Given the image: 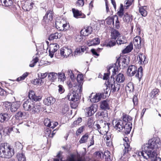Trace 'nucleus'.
<instances>
[{"label": "nucleus", "instance_id": "obj_1", "mask_svg": "<svg viewBox=\"0 0 161 161\" xmlns=\"http://www.w3.org/2000/svg\"><path fill=\"white\" fill-rule=\"evenodd\" d=\"M158 140H154V139H153L149 140L147 143L142 146V151L138 152V155L139 156H142L146 159L150 158L156 157L154 161H161V158L157 157V153L154 151H152L154 148L158 147Z\"/></svg>", "mask_w": 161, "mask_h": 161}, {"label": "nucleus", "instance_id": "obj_2", "mask_svg": "<svg viewBox=\"0 0 161 161\" xmlns=\"http://www.w3.org/2000/svg\"><path fill=\"white\" fill-rule=\"evenodd\" d=\"M14 148L7 143L0 144V156L2 158H9L14 154Z\"/></svg>", "mask_w": 161, "mask_h": 161}, {"label": "nucleus", "instance_id": "obj_3", "mask_svg": "<svg viewBox=\"0 0 161 161\" xmlns=\"http://www.w3.org/2000/svg\"><path fill=\"white\" fill-rule=\"evenodd\" d=\"M23 107L25 110L31 111L33 114L38 113L42 109L40 106L36 104L30 99L24 101L23 103Z\"/></svg>", "mask_w": 161, "mask_h": 161}, {"label": "nucleus", "instance_id": "obj_4", "mask_svg": "<svg viewBox=\"0 0 161 161\" xmlns=\"http://www.w3.org/2000/svg\"><path fill=\"white\" fill-rule=\"evenodd\" d=\"M76 86H73L71 90L70 91L67 96V99L72 101H78L80 97L81 96L82 90L79 89Z\"/></svg>", "mask_w": 161, "mask_h": 161}, {"label": "nucleus", "instance_id": "obj_5", "mask_svg": "<svg viewBox=\"0 0 161 161\" xmlns=\"http://www.w3.org/2000/svg\"><path fill=\"white\" fill-rule=\"evenodd\" d=\"M128 120H132L131 117L125 114H123L122 119L116 121L115 123L114 128L119 131H122L124 129V125L125 121Z\"/></svg>", "mask_w": 161, "mask_h": 161}, {"label": "nucleus", "instance_id": "obj_6", "mask_svg": "<svg viewBox=\"0 0 161 161\" xmlns=\"http://www.w3.org/2000/svg\"><path fill=\"white\" fill-rule=\"evenodd\" d=\"M56 27L58 30L66 31L69 27V24H67L64 19H63L57 20L55 22Z\"/></svg>", "mask_w": 161, "mask_h": 161}, {"label": "nucleus", "instance_id": "obj_7", "mask_svg": "<svg viewBox=\"0 0 161 161\" xmlns=\"http://www.w3.org/2000/svg\"><path fill=\"white\" fill-rule=\"evenodd\" d=\"M113 83L114 84L112 83H111L109 82V81H108L107 83H105L107 87L106 89V92H107V90L108 89V87H109V89L110 87V92H114L116 91H118L119 90L120 87V84H119L115 81Z\"/></svg>", "mask_w": 161, "mask_h": 161}, {"label": "nucleus", "instance_id": "obj_8", "mask_svg": "<svg viewBox=\"0 0 161 161\" xmlns=\"http://www.w3.org/2000/svg\"><path fill=\"white\" fill-rule=\"evenodd\" d=\"M131 120H128L125 121L124 125V129L123 130V132L126 134H128L130 133L132 128V123Z\"/></svg>", "mask_w": 161, "mask_h": 161}, {"label": "nucleus", "instance_id": "obj_9", "mask_svg": "<svg viewBox=\"0 0 161 161\" xmlns=\"http://www.w3.org/2000/svg\"><path fill=\"white\" fill-rule=\"evenodd\" d=\"M71 49L67 47H64L60 50L61 55L64 57L67 58L72 53Z\"/></svg>", "mask_w": 161, "mask_h": 161}, {"label": "nucleus", "instance_id": "obj_10", "mask_svg": "<svg viewBox=\"0 0 161 161\" xmlns=\"http://www.w3.org/2000/svg\"><path fill=\"white\" fill-rule=\"evenodd\" d=\"M59 48V46L57 44H51L49 46V56L52 58L53 56L54 53Z\"/></svg>", "mask_w": 161, "mask_h": 161}, {"label": "nucleus", "instance_id": "obj_11", "mask_svg": "<svg viewBox=\"0 0 161 161\" xmlns=\"http://www.w3.org/2000/svg\"><path fill=\"white\" fill-rule=\"evenodd\" d=\"M86 114L88 116H91L97 111V106L96 104L92 105L90 107L86 109Z\"/></svg>", "mask_w": 161, "mask_h": 161}, {"label": "nucleus", "instance_id": "obj_12", "mask_svg": "<svg viewBox=\"0 0 161 161\" xmlns=\"http://www.w3.org/2000/svg\"><path fill=\"white\" fill-rule=\"evenodd\" d=\"M137 71L136 67L134 65H131L128 67L127 72V75L129 76H132L134 75Z\"/></svg>", "mask_w": 161, "mask_h": 161}, {"label": "nucleus", "instance_id": "obj_13", "mask_svg": "<svg viewBox=\"0 0 161 161\" xmlns=\"http://www.w3.org/2000/svg\"><path fill=\"white\" fill-rule=\"evenodd\" d=\"M123 140L124 141V145L125 149H124V153H128L129 151L131 150V148L130 147L129 144V141L128 138L125 137L123 138Z\"/></svg>", "mask_w": 161, "mask_h": 161}, {"label": "nucleus", "instance_id": "obj_14", "mask_svg": "<svg viewBox=\"0 0 161 161\" xmlns=\"http://www.w3.org/2000/svg\"><path fill=\"white\" fill-rule=\"evenodd\" d=\"M92 31V29L91 27L87 26L85 27L80 31V34L84 36H88L91 34Z\"/></svg>", "mask_w": 161, "mask_h": 161}, {"label": "nucleus", "instance_id": "obj_15", "mask_svg": "<svg viewBox=\"0 0 161 161\" xmlns=\"http://www.w3.org/2000/svg\"><path fill=\"white\" fill-rule=\"evenodd\" d=\"M142 39L139 36L135 37L133 40V43L134 46L136 48L140 49L141 48Z\"/></svg>", "mask_w": 161, "mask_h": 161}, {"label": "nucleus", "instance_id": "obj_16", "mask_svg": "<svg viewBox=\"0 0 161 161\" xmlns=\"http://www.w3.org/2000/svg\"><path fill=\"white\" fill-rule=\"evenodd\" d=\"M20 105V101H16L13 102L11 103L10 110L12 112L16 111L19 108Z\"/></svg>", "mask_w": 161, "mask_h": 161}, {"label": "nucleus", "instance_id": "obj_17", "mask_svg": "<svg viewBox=\"0 0 161 161\" xmlns=\"http://www.w3.org/2000/svg\"><path fill=\"white\" fill-rule=\"evenodd\" d=\"M29 99H31L36 101H38L41 100L42 97L40 96H37L35 95L34 91H30L29 93Z\"/></svg>", "mask_w": 161, "mask_h": 161}, {"label": "nucleus", "instance_id": "obj_18", "mask_svg": "<svg viewBox=\"0 0 161 161\" xmlns=\"http://www.w3.org/2000/svg\"><path fill=\"white\" fill-rule=\"evenodd\" d=\"M53 19V16L51 11L47 12L43 17V21L46 23H48Z\"/></svg>", "mask_w": 161, "mask_h": 161}, {"label": "nucleus", "instance_id": "obj_19", "mask_svg": "<svg viewBox=\"0 0 161 161\" xmlns=\"http://www.w3.org/2000/svg\"><path fill=\"white\" fill-rule=\"evenodd\" d=\"M83 76L82 75H78L77 77V80L78 84L74 86H76L78 88H80L82 90V86L83 84Z\"/></svg>", "mask_w": 161, "mask_h": 161}, {"label": "nucleus", "instance_id": "obj_20", "mask_svg": "<svg viewBox=\"0 0 161 161\" xmlns=\"http://www.w3.org/2000/svg\"><path fill=\"white\" fill-rule=\"evenodd\" d=\"M100 108L104 110L109 109L110 108L109 102L108 100H104L100 102Z\"/></svg>", "mask_w": 161, "mask_h": 161}, {"label": "nucleus", "instance_id": "obj_21", "mask_svg": "<svg viewBox=\"0 0 161 161\" xmlns=\"http://www.w3.org/2000/svg\"><path fill=\"white\" fill-rule=\"evenodd\" d=\"M58 74L57 73L51 72L48 73V78L49 80L53 82L57 79Z\"/></svg>", "mask_w": 161, "mask_h": 161}, {"label": "nucleus", "instance_id": "obj_22", "mask_svg": "<svg viewBox=\"0 0 161 161\" xmlns=\"http://www.w3.org/2000/svg\"><path fill=\"white\" fill-rule=\"evenodd\" d=\"M100 43V39L98 38H95L92 40H89L87 42V45L89 46H91L99 44Z\"/></svg>", "mask_w": 161, "mask_h": 161}, {"label": "nucleus", "instance_id": "obj_23", "mask_svg": "<svg viewBox=\"0 0 161 161\" xmlns=\"http://www.w3.org/2000/svg\"><path fill=\"white\" fill-rule=\"evenodd\" d=\"M10 116L6 113H1L0 114V122L3 123L4 121H7L10 118Z\"/></svg>", "mask_w": 161, "mask_h": 161}, {"label": "nucleus", "instance_id": "obj_24", "mask_svg": "<svg viewBox=\"0 0 161 161\" xmlns=\"http://www.w3.org/2000/svg\"><path fill=\"white\" fill-rule=\"evenodd\" d=\"M44 101L46 105L49 106L53 104L55 101V100L53 97H50L45 99Z\"/></svg>", "mask_w": 161, "mask_h": 161}, {"label": "nucleus", "instance_id": "obj_25", "mask_svg": "<svg viewBox=\"0 0 161 161\" xmlns=\"http://www.w3.org/2000/svg\"><path fill=\"white\" fill-rule=\"evenodd\" d=\"M116 42L118 45L125 43L127 42L125 37L123 36H119Z\"/></svg>", "mask_w": 161, "mask_h": 161}, {"label": "nucleus", "instance_id": "obj_26", "mask_svg": "<svg viewBox=\"0 0 161 161\" xmlns=\"http://www.w3.org/2000/svg\"><path fill=\"white\" fill-rule=\"evenodd\" d=\"M121 62L122 66L125 67L129 63V58L127 56H125L120 59Z\"/></svg>", "mask_w": 161, "mask_h": 161}, {"label": "nucleus", "instance_id": "obj_27", "mask_svg": "<svg viewBox=\"0 0 161 161\" xmlns=\"http://www.w3.org/2000/svg\"><path fill=\"white\" fill-rule=\"evenodd\" d=\"M62 36V34L61 33L56 32L50 35L48 37V40H53L55 39L60 38Z\"/></svg>", "mask_w": 161, "mask_h": 161}, {"label": "nucleus", "instance_id": "obj_28", "mask_svg": "<svg viewBox=\"0 0 161 161\" xmlns=\"http://www.w3.org/2000/svg\"><path fill=\"white\" fill-rule=\"evenodd\" d=\"M138 57L139 62H140L141 64H143L147 62L146 56L144 54L142 53L139 54Z\"/></svg>", "mask_w": 161, "mask_h": 161}, {"label": "nucleus", "instance_id": "obj_29", "mask_svg": "<svg viewBox=\"0 0 161 161\" xmlns=\"http://www.w3.org/2000/svg\"><path fill=\"white\" fill-rule=\"evenodd\" d=\"M16 157L18 161H26L25 153L22 151L18 153Z\"/></svg>", "mask_w": 161, "mask_h": 161}, {"label": "nucleus", "instance_id": "obj_30", "mask_svg": "<svg viewBox=\"0 0 161 161\" xmlns=\"http://www.w3.org/2000/svg\"><path fill=\"white\" fill-rule=\"evenodd\" d=\"M132 17L131 15L129 14L128 13H126L124 16L123 20L124 22L128 23L132 21Z\"/></svg>", "mask_w": 161, "mask_h": 161}, {"label": "nucleus", "instance_id": "obj_31", "mask_svg": "<svg viewBox=\"0 0 161 161\" xmlns=\"http://www.w3.org/2000/svg\"><path fill=\"white\" fill-rule=\"evenodd\" d=\"M103 95L101 94H97L93 97L90 99L92 103H97L99 101L102 97Z\"/></svg>", "mask_w": 161, "mask_h": 161}, {"label": "nucleus", "instance_id": "obj_32", "mask_svg": "<svg viewBox=\"0 0 161 161\" xmlns=\"http://www.w3.org/2000/svg\"><path fill=\"white\" fill-rule=\"evenodd\" d=\"M87 49L86 47L84 46L80 47L77 48L75 51V55L80 54L81 53H83Z\"/></svg>", "mask_w": 161, "mask_h": 161}, {"label": "nucleus", "instance_id": "obj_33", "mask_svg": "<svg viewBox=\"0 0 161 161\" xmlns=\"http://www.w3.org/2000/svg\"><path fill=\"white\" fill-rule=\"evenodd\" d=\"M125 80V77L123 74L119 73L117 76L116 78V82L122 83Z\"/></svg>", "mask_w": 161, "mask_h": 161}, {"label": "nucleus", "instance_id": "obj_34", "mask_svg": "<svg viewBox=\"0 0 161 161\" xmlns=\"http://www.w3.org/2000/svg\"><path fill=\"white\" fill-rule=\"evenodd\" d=\"M133 48L132 43L130 42L129 45L127 46L122 51V53L125 54L129 53L132 50Z\"/></svg>", "mask_w": 161, "mask_h": 161}, {"label": "nucleus", "instance_id": "obj_35", "mask_svg": "<svg viewBox=\"0 0 161 161\" xmlns=\"http://www.w3.org/2000/svg\"><path fill=\"white\" fill-rule=\"evenodd\" d=\"M120 34L119 31L116 30H112L111 32V36L112 39H115L119 36Z\"/></svg>", "mask_w": 161, "mask_h": 161}, {"label": "nucleus", "instance_id": "obj_36", "mask_svg": "<svg viewBox=\"0 0 161 161\" xmlns=\"http://www.w3.org/2000/svg\"><path fill=\"white\" fill-rule=\"evenodd\" d=\"M142 71L143 69L142 67L140 66L138 69L137 73L135 75L136 77L139 80L141 78L143 75Z\"/></svg>", "mask_w": 161, "mask_h": 161}, {"label": "nucleus", "instance_id": "obj_37", "mask_svg": "<svg viewBox=\"0 0 161 161\" xmlns=\"http://www.w3.org/2000/svg\"><path fill=\"white\" fill-rule=\"evenodd\" d=\"M89 137V135L87 133L83 135L79 140V142L80 144L84 143L87 142Z\"/></svg>", "mask_w": 161, "mask_h": 161}, {"label": "nucleus", "instance_id": "obj_38", "mask_svg": "<svg viewBox=\"0 0 161 161\" xmlns=\"http://www.w3.org/2000/svg\"><path fill=\"white\" fill-rule=\"evenodd\" d=\"M146 6L142 7L139 8L140 13L141 14V15L143 17L146 16L147 14V12L146 10Z\"/></svg>", "mask_w": 161, "mask_h": 161}, {"label": "nucleus", "instance_id": "obj_39", "mask_svg": "<svg viewBox=\"0 0 161 161\" xmlns=\"http://www.w3.org/2000/svg\"><path fill=\"white\" fill-rule=\"evenodd\" d=\"M26 113L24 112L19 111L15 115L16 119H19V118H25V117Z\"/></svg>", "mask_w": 161, "mask_h": 161}, {"label": "nucleus", "instance_id": "obj_40", "mask_svg": "<svg viewBox=\"0 0 161 161\" xmlns=\"http://www.w3.org/2000/svg\"><path fill=\"white\" fill-rule=\"evenodd\" d=\"M2 5L5 7L11 6L13 4L12 0H1Z\"/></svg>", "mask_w": 161, "mask_h": 161}, {"label": "nucleus", "instance_id": "obj_41", "mask_svg": "<svg viewBox=\"0 0 161 161\" xmlns=\"http://www.w3.org/2000/svg\"><path fill=\"white\" fill-rule=\"evenodd\" d=\"M110 125L109 123H105L104 127L103 128V130H100L101 134H103L105 132L106 133L108 132L109 128V125Z\"/></svg>", "mask_w": 161, "mask_h": 161}, {"label": "nucleus", "instance_id": "obj_42", "mask_svg": "<svg viewBox=\"0 0 161 161\" xmlns=\"http://www.w3.org/2000/svg\"><path fill=\"white\" fill-rule=\"evenodd\" d=\"M72 11L74 16L75 18H77L79 16H82V14L81 11H80L77 9H76L75 8H73Z\"/></svg>", "mask_w": 161, "mask_h": 161}, {"label": "nucleus", "instance_id": "obj_43", "mask_svg": "<svg viewBox=\"0 0 161 161\" xmlns=\"http://www.w3.org/2000/svg\"><path fill=\"white\" fill-rule=\"evenodd\" d=\"M58 80L60 81L64 82L66 79V76L64 73L63 72L58 73Z\"/></svg>", "mask_w": 161, "mask_h": 161}, {"label": "nucleus", "instance_id": "obj_44", "mask_svg": "<svg viewBox=\"0 0 161 161\" xmlns=\"http://www.w3.org/2000/svg\"><path fill=\"white\" fill-rule=\"evenodd\" d=\"M82 121V119L80 118H78L75 121L73 124H72L71 127L72 128L75 127V126L79 124Z\"/></svg>", "mask_w": 161, "mask_h": 161}, {"label": "nucleus", "instance_id": "obj_45", "mask_svg": "<svg viewBox=\"0 0 161 161\" xmlns=\"http://www.w3.org/2000/svg\"><path fill=\"white\" fill-rule=\"evenodd\" d=\"M11 103H11L8 102H5L3 103V106L5 111H8L9 110L10 108H11Z\"/></svg>", "mask_w": 161, "mask_h": 161}, {"label": "nucleus", "instance_id": "obj_46", "mask_svg": "<svg viewBox=\"0 0 161 161\" xmlns=\"http://www.w3.org/2000/svg\"><path fill=\"white\" fill-rule=\"evenodd\" d=\"M159 92V90L158 89H153L150 94V95L151 97L153 98L156 96L157 94H158Z\"/></svg>", "mask_w": 161, "mask_h": 161}, {"label": "nucleus", "instance_id": "obj_47", "mask_svg": "<svg viewBox=\"0 0 161 161\" xmlns=\"http://www.w3.org/2000/svg\"><path fill=\"white\" fill-rule=\"evenodd\" d=\"M33 84L34 85H42L43 82L42 80L40 78L34 79L33 81Z\"/></svg>", "mask_w": 161, "mask_h": 161}, {"label": "nucleus", "instance_id": "obj_48", "mask_svg": "<svg viewBox=\"0 0 161 161\" xmlns=\"http://www.w3.org/2000/svg\"><path fill=\"white\" fill-rule=\"evenodd\" d=\"M114 16L113 17L107 18L106 19V21L107 24L110 25L112 24L113 25L114 24Z\"/></svg>", "mask_w": 161, "mask_h": 161}, {"label": "nucleus", "instance_id": "obj_49", "mask_svg": "<svg viewBox=\"0 0 161 161\" xmlns=\"http://www.w3.org/2000/svg\"><path fill=\"white\" fill-rule=\"evenodd\" d=\"M134 0H127L125 2L124 7L126 9H127L128 7L132 4Z\"/></svg>", "mask_w": 161, "mask_h": 161}, {"label": "nucleus", "instance_id": "obj_50", "mask_svg": "<svg viewBox=\"0 0 161 161\" xmlns=\"http://www.w3.org/2000/svg\"><path fill=\"white\" fill-rule=\"evenodd\" d=\"M126 89L130 92H133L134 90V86L131 83H129L126 87Z\"/></svg>", "mask_w": 161, "mask_h": 161}, {"label": "nucleus", "instance_id": "obj_51", "mask_svg": "<svg viewBox=\"0 0 161 161\" xmlns=\"http://www.w3.org/2000/svg\"><path fill=\"white\" fill-rule=\"evenodd\" d=\"M38 61V59L37 57H36L35 58H33L32 60L31 61V64L29 65V66L31 67H33Z\"/></svg>", "mask_w": 161, "mask_h": 161}, {"label": "nucleus", "instance_id": "obj_52", "mask_svg": "<svg viewBox=\"0 0 161 161\" xmlns=\"http://www.w3.org/2000/svg\"><path fill=\"white\" fill-rule=\"evenodd\" d=\"M28 73L27 72L24 73L21 76L18 77L17 79V80L20 81L23 80L28 75Z\"/></svg>", "mask_w": 161, "mask_h": 161}, {"label": "nucleus", "instance_id": "obj_53", "mask_svg": "<svg viewBox=\"0 0 161 161\" xmlns=\"http://www.w3.org/2000/svg\"><path fill=\"white\" fill-rule=\"evenodd\" d=\"M69 106L66 104H64L63 107L62 112L63 114H65L69 110Z\"/></svg>", "mask_w": 161, "mask_h": 161}, {"label": "nucleus", "instance_id": "obj_54", "mask_svg": "<svg viewBox=\"0 0 161 161\" xmlns=\"http://www.w3.org/2000/svg\"><path fill=\"white\" fill-rule=\"evenodd\" d=\"M116 41L114 40H111L107 44V47H111L115 45L116 43Z\"/></svg>", "mask_w": 161, "mask_h": 161}, {"label": "nucleus", "instance_id": "obj_55", "mask_svg": "<svg viewBox=\"0 0 161 161\" xmlns=\"http://www.w3.org/2000/svg\"><path fill=\"white\" fill-rule=\"evenodd\" d=\"M67 73L69 75L71 80H73L75 79L74 74H73V72L71 70L69 69H68L67 72Z\"/></svg>", "mask_w": 161, "mask_h": 161}, {"label": "nucleus", "instance_id": "obj_56", "mask_svg": "<svg viewBox=\"0 0 161 161\" xmlns=\"http://www.w3.org/2000/svg\"><path fill=\"white\" fill-rule=\"evenodd\" d=\"M15 147L16 148L19 150H22L23 149V146L21 143L19 142H15Z\"/></svg>", "mask_w": 161, "mask_h": 161}, {"label": "nucleus", "instance_id": "obj_57", "mask_svg": "<svg viewBox=\"0 0 161 161\" xmlns=\"http://www.w3.org/2000/svg\"><path fill=\"white\" fill-rule=\"evenodd\" d=\"M44 124L45 125L50 127L52 125V122L50 121V119L47 118L44 120Z\"/></svg>", "mask_w": 161, "mask_h": 161}, {"label": "nucleus", "instance_id": "obj_58", "mask_svg": "<svg viewBox=\"0 0 161 161\" xmlns=\"http://www.w3.org/2000/svg\"><path fill=\"white\" fill-rule=\"evenodd\" d=\"M79 103L78 101H72L71 103V106L72 108L75 109L78 106Z\"/></svg>", "mask_w": 161, "mask_h": 161}, {"label": "nucleus", "instance_id": "obj_59", "mask_svg": "<svg viewBox=\"0 0 161 161\" xmlns=\"http://www.w3.org/2000/svg\"><path fill=\"white\" fill-rule=\"evenodd\" d=\"M123 11V6L121 4L120 10L117 13L118 15L120 17H122L124 14Z\"/></svg>", "mask_w": 161, "mask_h": 161}, {"label": "nucleus", "instance_id": "obj_60", "mask_svg": "<svg viewBox=\"0 0 161 161\" xmlns=\"http://www.w3.org/2000/svg\"><path fill=\"white\" fill-rule=\"evenodd\" d=\"M84 126H82L80 127L77 130L76 132V135L77 136L79 135L84 130Z\"/></svg>", "mask_w": 161, "mask_h": 161}, {"label": "nucleus", "instance_id": "obj_61", "mask_svg": "<svg viewBox=\"0 0 161 161\" xmlns=\"http://www.w3.org/2000/svg\"><path fill=\"white\" fill-rule=\"evenodd\" d=\"M105 139L106 140L108 141V144L109 145L110 143V142L111 140V134L110 133H107V135L105 137Z\"/></svg>", "mask_w": 161, "mask_h": 161}, {"label": "nucleus", "instance_id": "obj_62", "mask_svg": "<svg viewBox=\"0 0 161 161\" xmlns=\"http://www.w3.org/2000/svg\"><path fill=\"white\" fill-rule=\"evenodd\" d=\"M114 20L115 21V28L118 29L119 27V22L118 19V18L117 15H114Z\"/></svg>", "mask_w": 161, "mask_h": 161}, {"label": "nucleus", "instance_id": "obj_63", "mask_svg": "<svg viewBox=\"0 0 161 161\" xmlns=\"http://www.w3.org/2000/svg\"><path fill=\"white\" fill-rule=\"evenodd\" d=\"M51 130L49 129H47L45 131V136L47 138L51 137Z\"/></svg>", "mask_w": 161, "mask_h": 161}, {"label": "nucleus", "instance_id": "obj_64", "mask_svg": "<svg viewBox=\"0 0 161 161\" xmlns=\"http://www.w3.org/2000/svg\"><path fill=\"white\" fill-rule=\"evenodd\" d=\"M93 123L94 121L92 119L90 118L88 119L87 121V125L89 127H92Z\"/></svg>", "mask_w": 161, "mask_h": 161}]
</instances>
